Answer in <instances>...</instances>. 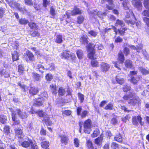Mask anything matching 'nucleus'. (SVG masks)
<instances>
[{
  "label": "nucleus",
  "instance_id": "obj_1",
  "mask_svg": "<svg viewBox=\"0 0 149 149\" xmlns=\"http://www.w3.org/2000/svg\"><path fill=\"white\" fill-rule=\"evenodd\" d=\"M12 118L13 122V125H19L20 120L17 117L18 115L20 118L22 119H26L28 117V115L25 111H23L17 108L14 110H11Z\"/></svg>",
  "mask_w": 149,
  "mask_h": 149
},
{
  "label": "nucleus",
  "instance_id": "obj_2",
  "mask_svg": "<svg viewBox=\"0 0 149 149\" xmlns=\"http://www.w3.org/2000/svg\"><path fill=\"white\" fill-rule=\"evenodd\" d=\"M136 95V93L130 92L128 94H125L123 98L125 101H129L128 103L130 105L135 106L139 102V100Z\"/></svg>",
  "mask_w": 149,
  "mask_h": 149
},
{
  "label": "nucleus",
  "instance_id": "obj_3",
  "mask_svg": "<svg viewBox=\"0 0 149 149\" xmlns=\"http://www.w3.org/2000/svg\"><path fill=\"white\" fill-rule=\"evenodd\" d=\"M95 45L92 43H89L86 45V49L87 52H88L87 56L90 59H96L95 56Z\"/></svg>",
  "mask_w": 149,
  "mask_h": 149
},
{
  "label": "nucleus",
  "instance_id": "obj_4",
  "mask_svg": "<svg viewBox=\"0 0 149 149\" xmlns=\"http://www.w3.org/2000/svg\"><path fill=\"white\" fill-rule=\"evenodd\" d=\"M118 62L113 63L114 66L119 70H121L120 67L122 66L125 60L124 55L122 51H120L117 55Z\"/></svg>",
  "mask_w": 149,
  "mask_h": 149
},
{
  "label": "nucleus",
  "instance_id": "obj_5",
  "mask_svg": "<svg viewBox=\"0 0 149 149\" xmlns=\"http://www.w3.org/2000/svg\"><path fill=\"white\" fill-rule=\"evenodd\" d=\"M92 126L91 120L88 118L86 120L84 123V131L85 133L90 134L91 131Z\"/></svg>",
  "mask_w": 149,
  "mask_h": 149
},
{
  "label": "nucleus",
  "instance_id": "obj_6",
  "mask_svg": "<svg viewBox=\"0 0 149 149\" xmlns=\"http://www.w3.org/2000/svg\"><path fill=\"white\" fill-rule=\"evenodd\" d=\"M21 145L25 148H29L31 149H38V146L34 144L32 140L29 139L27 141H25L21 143Z\"/></svg>",
  "mask_w": 149,
  "mask_h": 149
},
{
  "label": "nucleus",
  "instance_id": "obj_7",
  "mask_svg": "<svg viewBox=\"0 0 149 149\" xmlns=\"http://www.w3.org/2000/svg\"><path fill=\"white\" fill-rule=\"evenodd\" d=\"M142 118L140 115H138L137 116H134L132 117V122L134 125L138 126L139 122L141 126H143L144 125V123L142 121Z\"/></svg>",
  "mask_w": 149,
  "mask_h": 149
},
{
  "label": "nucleus",
  "instance_id": "obj_8",
  "mask_svg": "<svg viewBox=\"0 0 149 149\" xmlns=\"http://www.w3.org/2000/svg\"><path fill=\"white\" fill-rule=\"evenodd\" d=\"M38 113L40 117H42L44 118L42 121L45 122V124L49 125H52V122L49 120V118L48 116L44 113L42 111H38Z\"/></svg>",
  "mask_w": 149,
  "mask_h": 149
},
{
  "label": "nucleus",
  "instance_id": "obj_9",
  "mask_svg": "<svg viewBox=\"0 0 149 149\" xmlns=\"http://www.w3.org/2000/svg\"><path fill=\"white\" fill-rule=\"evenodd\" d=\"M106 2H108V4H106V8L109 10H112L114 9L115 5L113 0H101V3L104 4Z\"/></svg>",
  "mask_w": 149,
  "mask_h": 149
},
{
  "label": "nucleus",
  "instance_id": "obj_10",
  "mask_svg": "<svg viewBox=\"0 0 149 149\" xmlns=\"http://www.w3.org/2000/svg\"><path fill=\"white\" fill-rule=\"evenodd\" d=\"M131 2L133 6L138 10L142 9V5L140 0H132Z\"/></svg>",
  "mask_w": 149,
  "mask_h": 149
},
{
  "label": "nucleus",
  "instance_id": "obj_11",
  "mask_svg": "<svg viewBox=\"0 0 149 149\" xmlns=\"http://www.w3.org/2000/svg\"><path fill=\"white\" fill-rule=\"evenodd\" d=\"M100 66L101 71L104 73L108 71L110 68V65L104 62H102Z\"/></svg>",
  "mask_w": 149,
  "mask_h": 149
},
{
  "label": "nucleus",
  "instance_id": "obj_12",
  "mask_svg": "<svg viewBox=\"0 0 149 149\" xmlns=\"http://www.w3.org/2000/svg\"><path fill=\"white\" fill-rule=\"evenodd\" d=\"M103 139V134L102 133L99 136L96 138L94 140L95 144L98 146H100L102 144Z\"/></svg>",
  "mask_w": 149,
  "mask_h": 149
},
{
  "label": "nucleus",
  "instance_id": "obj_13",
  "mask_svg": "<svg viewBox=\"0 0 149 149\" xmlns=\"http://www.w3.org/2000/svg\"><path fill=\"white\" fill-rule=\"evenodd\" d=\"M29 89V93L33 95L37 94L39 92V88L37 87H31Z\"/></svg>",
  "mask_w": 149,
  "mask_h": 149
},
{
  "label": "nucleus",
  "instance_id": "obj_14",
  "mask_svg": "<svg viewBox=\"0 0 149 149\" xmlns=\"http://www.w3.org/2000/svg\"><path fill=\"white\" fill-rule=\"evenodd\" d=\"M15 132L16 135L18 138H22L23 137V134L22 130L19 128H16L15 129Z\"/></svg>",
  "mask_w": 149,
  "mask_h": 149
},
{
  "label": "nucleus",
  "instance_id": "obj_15",
  "mask_svg": "<svg viewBox=\"0 0 149 149\" xmlns=\"http://www.w3.org/2000/svg\"><path fill=\"white\" fill-rule=\"evenodd\" d=\"M45 100V99L41 98L36 99L33 105H37L38 106H41L42 104Z\"/></svg>",
  "mask_w": 149,
  "mask_h": 149
},
{
  "label": "nucleus",
  "instance_id": "obj_16",
  "mask_svg": "<svg viewBox=\"0 0 149 149\" xmlns=\"http://www.w3.org/2000/svg\"><path fill=\"white\" fill-rule=\"evenodd\" d=\"M61 56L62 58L67 59L70 57H72V55L69 51H65L63 53L61 54Z\"/></svg>",
  "mask_w": 149,
  "mask_h": 149
},
{
  "label": "nucleus",
  "instance_id": "obj_17",
  "mask_svg": "<svg viewBox=\"0 0 149 149\" xmlns=\"http://www.w3.org/2000/svg\"><path fill=\"white\" fill-rule=\"evenodd\" d=\"M140 80V77L137 76L136 77L132 76L131 77L130 82L134 84H136L138 83V81Z\"/></svg>",
  "mask_w": 149,
  "mask_h": 149
},
{
  "label": "nucleus",
  "instance_id": "obj_18",
  "mask_svg": "<svg viewBox=\"0 0 149 149\" xmlns=\"http://www.w3.org/2000/svg\"><path fill=\"white\" fill-rule=\"evenodd\" d=\"M124 65L125 67L128 68H131L133 67L132 61L129 59H127L125 61Z\"/></svg>",
  "mask_w": 149,
  "mask_h": 149
},
{
  "label": "nucleus",
  "instance_id": "obj_19",
  "mask_svg": "<svg viewBox=\"0 0 149 149\" xmlns=\"http://www.w3.org/2000/svg\"><path fill=\"white\" fill-rule=\"evenodd\" d=\"M32 76L35 81H39L41 80L40 76L36 72H33L32 73Z\"/></svg>",
  "mask_w": 149,
  "mask_h": 149
},
{
  "label": "nucleus",
  "instance_id": "obj_20",
  "mask_svg": "<svg viewBox=\"0 0 149 149\" xmlns=\"http://www.w3.org/2000/svg\"><path fill=\"white\" fill-rule=\"evenodd\" d=\"M87 36L83 35L80 38L79 41L82 44H88L89 42Z\"/></svg>",
  "mask_w": 149,
  "mask_h": 149
},
{
  "label": "nucleus",
  "instance_id": "obj_21",
  "mask_svg": "<svg viewBox=\"0 0 149 149\" xmlns=\"http://www.w3.org/2000/svg\"><path fill=\"white\" fill-rule=\"evenodd\" d=\"M55 42L58 44H61L63 42V38L62 36L61 35H57L54 38Z\"/></svg>",
  "mask_w": 149,
  "mask_h": 149
},
{
  "label": "nucleus",
  "instance_id": "obj_22",
  "mask_svg": "<svg viewBox=\"0 0 149 149\" xmlns=\"http://www.w3.org/2000/svg\"><path fill=\"white\" fill-rule=\"evenodd\" d=\"M61 138V141L63 143L66 144L68 141V139L66 135H62L59 136Z\"/></svg>",
  "mask_w": 149,
  "mask_h": 149
},
{
  "label": "nucleus",
  "instance_id": "obj_23",
  "mask_svg": "<svg viewBox=\"0 0 149 149\" xmlns=\"http://www.w3.org/2000/svg\"><path fill=\"white\" fill-rule=\"evenodd\" d=\"M9 5L11 8H17V7H18V6L19 5V3L13 0L10 1L9 2Z\"/></svg>",
  "mask_w": 149,
  "mask_h": 149
},
{
  "label": "nucleus",
  "instance_id": "obj_24",
  "mask_svg": "<svg viewBox=\"0 0 149 149\" xmlns=\"http://www.w3.org/2000/svg\"><path fill=\"white\" fill-rule=\"evenodd\" d=\"M1 76H3L5 78H8L10 76L9 72L8 70L3 69L0 71Z\"/></svg>",
  "mask_w": 149,
  "mask_h": 149
},
{
  "label": "nucleus",
  "instance_id": "obj_25",
  "mask_svg": "<svg viewBox=\"0 0 149 149\" xmlns=\"http://www.w3.org/2000/svg\"><path fill=\"white\" fill-rule=\"evenodd\" d=\"M90 64L91 66L93 68H97L99 66V64L98 61L95 59H92Z\"/></svg>",
  "mask_w": 149,
  "mask_h": 149
},
{
  "label": "nucleus",
  "instance_id": "obj_26",
  "mask_svg": "<svg viewBox=\"0 0 149 149\" xmlns=\"http://www.w3.org/2000/svg\"><path fill=\"white\" fill-rule=\"evenodd\" d=\"M115 25L116 26H120L122 27L125 26V24L123 20L118 19L115 23Z\"/></svg>",
  "mask_w": 149,
  "mask_h": 149
},
{
  "label": "nucleus",
  "instance_id": "obj_27",
  "mask_svg": "<svg viewBox=\"0 0 149 149\" xmlns=\"http://www.w3.org/2000/svg\"><path fill=\"white\" fill-rule=\"evenodd\" d=\"M36 69L37 71H38L39 72L42 73L44 72L45 70L44 66L41 64H38L37 65Z\"/></svg>",
  "mask_w": 149,
  "mask_h": 149
},
{
  "label": "nucleus",
  "instance_id": "obj_28",
  "mask_svg": "<svg viewBox=\"0 0 149 149\" xmlns=\"http://www.w3.org/2000/svg\"><path fill=\"white\" fill-rule=\"evenodd\" d=\"M115 80L118 84L121 85L123 84L125 82L124 79L120 78L117 76L115 77Z\"/></svg>",
  "mask_w": 149,
  "mask_h": 149
},
{
  "label": "nucleus",
  "instance_id": "obj_29",
  "mask_svg": "<svg viewBox=\"0 0 149 149\" xmlns=\"http://www.w3.org/2000/svg\"><path fill=\"white\" fill-rule=\"evenodd\" d=\"M26 56L28 57L30 61H33L34 59V55L31 52L28 51L26 52Z\"/></svg>",
  "mask_w": 149,
  "mask_h": 149
},
{
  "label": "nucleus",
  "instance_id": "obj_30",
  "mask_svg": "<svg viewBox=\"0 0 149 149\" xmlns=\"http://www.w3.org/2000/svg\"><path fill=\"white\" fill-rule=\"evenodd\" d=\"M127 30V28L126 27H124L122 28V29H118V33L121 36H123L125 33V31Z\"/></svg>",
  "mask_w": 149,
  "mask_h": 149
},
{
  "label": "nucleus",
  "instance_id": "obj_31",
  "mask_svg": "<svg viewBox=\"0 0 149 149\" xmlns=\"http://www.w3.org/2000/svg\"><path fill=\"white\" fill-rule=\"evenodd\" d=\"M139 69L140 71L143 75H146L149 73V71L142 67H140Z\"/></svg>",
  "mask_w": 149,
  "mask_h": 149
},
{
  "label": "nucleus",
  "instance_id": "obj_32",
  "mask_svg": "<svg viewBox=\"0 0 149 149\" xmlns=\"http://www.w3.org/2000/svg\"><path fill=\"white\" fill-rule=\"evenodd\" d=\"M114 139L115 141L120 143H122L123 142L122 137L120 134H117L114 137Z\"/></svg>",
  "mask_w": 149,
  "mask_h": 149
},
{
  "label": "nucleus",
  "instance_id": "obj_33",
  "mask_svg": "<svg viewBox=\"0 0 149 149\" xmlns=\"http://www.w3.org/2000/svg\"><path fill=\"white\" fill-rule=\"evenodd\" d=\"M100 133V131L99 129H96L93 131L91 136L93 138L97 137L98 136Z\"/></svg>",
  "mask_w": 149,
  "mask_h": 149
},
{
  "label": "nucleus",
  "instance_id": "obj_34",
  "mask_svg": "<svg viewBox=\"0 0 149 149\" xmlns=\"http://www.w3.org/2000/svg\"><path fill=\"white\" fill-rule=\"evenodd\" d=\"M144 10L141 13V14L144 17H149V9H146Z\"/></svg>",
  "mask_w": 149,
  "mask_h": 149
},
{
  "label": "nucleus",
  "instance_id": "obj_35",
  "mask_svg": "<svg viewBox=\"0 0 149 149\" xmlns=\"http://www.w3.org/2000/svg\"><path fill=\"white\" fill-rule=\"evenodd\" d=\"M84 18L82 15L78 16L77 18V22L78 24H81L84 21Z\"/></svg>",
  "mask_w": 149,
  "mask_h": 149
},
{
  "label": "nucleus",
  "instance_id": "obj_36",
  "mask_svg": "<svg viewBox=\"0 0 149 149\" xmlns=\"http://www.w3.org/2000/svg\"><path fill=\"white\" fill-rule=\"evenodd\" d=\"M113 105L112 103L110 102L108 103L104 108V109L106 110H112L113 109Z\"/></svg>",
  "mask_w": 149,
  "mask_h": 149
},
{
  "label": "nucleus",
  "instance_id": "obj_37",
  "mask_svg": "<svg viewBox=\"0 0 149 149\" xmlns=\"http://www.w3.org/2000/svg\"><path fill=\"white\" fill-rule=\"evenodd\" d=\"M131 86L127 84L124 85L123 87L122 90L123 91L125 92H126L130 91L131 90Z\"/></svg>",
  "mask_w": 149,
  "mask_h": 149
},
{
  "label": "nucleus",
  "instance_id": "obj_38",
  "mask_svg": "<svg viewBox=\"0 0 149 149\" xmlns=\"http://www.w3.org/2000/svg\"><path fill=\"white\" fill-rule=\"evenodd\" d=\"M7 121V117L5 115L0 116V122L3 124H5Z\"/></svg>",
  "mask_w": 149,
  "mask_h": 149
},
{
  "label": "nucleus",
  "instance_id": "obj_39",
  "mask_svg": "<svg viewBox=\"0 0 149 149\" xmlns=\"http://www.w3.org/2000/svg\"><path fill=\"white\" fill-rule=\"evenodd\" d=\"M128 2L127 0H125L123 1L122 3L123 6L125 10H128L129 9V7L128 6Z\"/></svg>",
  "mask_w": 149,
  "mask_h": 149
},
{
  "label": "nucleus",
  "instance_id": "obj_40",
  "mask_svg": "<svg viewBox=\"0 0 149 149\" xmlns=\"http://www.w3.org/2000/svg\"><path fill=\"white\" fill-rule=\"evenodd\" d=\"M12 54L13 60V61H17L19 59L18 53L17 52H14Z\"/></svg>",
  "mask_w": 149,
  "mask_h": 149
},
{
  "label": "nucleus",
  "instance_id": "obj_41",
  "mask_svg": "<svg viewBox=\"0 0 149 149\" xmlns=\"http://www.w3.org/2000/svg\"><path fill=\"white\" fill-rule=\"evenodd\" d=\"M66 92L65 89L62 87L59 88L58 91V94L60 96H63L64 95Z\"/></svg>",
  "mask_w": 149,
  "mask_h": 149
},
{
  "label": "nucleus",
  "instance_id": "obj_42",
  "mask_svg": "<svg viewBox=\"0 0 149 149\" xmlns=\"http://www.w3.org/2000/svg\"><path fill=\"white\" fill-rule=\"evenodd\" d=\"M76 54L78 58L81 59L83 58V53L81 50L79 49L77 51Z\"/></svg>",
  "mask_w": 149,
  "mask_h": 149
},
{
  "label": "nucleus",
  "instance_id": "obj_43",
  "mask_svg": "<svg viewBox=\"0 0 149 149\" xmlns=\"http://www.w3.org/2000/svg\"><path fill=\"white\" fill-rule=\"evenodd\" d=\"M84 95L81 93H78V97L81 103L84 102Z\"/></svg>",
  "mask_w": 149,
  "mask_h": 149
},
{
  "label": "nucleus",
  "instance_id": "obj_44",
  "mask_svg": "<svg viewBox=\"0 0 149 149\" xmlns=\"http://www.w3.org/2000/svg\"><path fill=\"white\" fill-rule=\"evenodd\" d=\"M123 52L125 56H128L130 53V49L127 47H125L123 49Z\"/></svg>",
  "mask_w": 149,
  "mask_h": 149
},
{
  "label": "nucleus",
  "instance_id": "obj_45",
  "mask_svg": "<svg viewBox=\"0 0 149 149\" xmlns=\"http://www.w3.org/2000/svg\"><path fill=\"white\" fill-rule=\"evenodd\" d=\"M86 146L88 148H93V146L92 141L90 139L86 141Z\"/></svg>",
  "mask_w": 149,
  "mask_h": 149
},
{
  "label": "nucleus",
  "instance_id": "obj_46",
  "mask_svg": "<svg viewBox=\"0 0 149 149\" xmlns=\"http://www.w3.org/2000/svg\"><path fill=\"white\" fill-rule=\"evenodd\" d=\"M28 25L31 29H36L37 28L36 24L32 22H29Z\"/></svg>",
  "mask_w": 149,
  "mask_h": 149
},
{
  "label": "nucleus",
  "instance_id": "obj_47",
  "mask_svg": "<svg viewBox=\"0 0 149 149\" xmlns=\"http://www.w3.org/2000/svg\"><path fill=\"white\" fill-rule=\"evenodd\" d=\"M28 22V20L25 18H21L19 20V23L21 24H26Z\"/></svg>",
  "mask_w": 149,
  "mask_h": 149
},
{
  "label": "nucleus",
  "instance_id": "obj_48",
  "mask_svg": "<svg viewBox=\"0 0 149 149\" xmlns=\"http://www.w3.org/2000/svg\"><path fill=\"white\" fill-rule=\"evenodd\" d=\"M25 5L31 6L33 5V3L32 0H24Z\"/></svg>",
  "mask_w": 149,
  "mask_h": 149
},
{
  "label": "nucleus",
  "instance_id": "obj_49",
  "mask_svg": "<svg viewBox=\"0 0 149 149\" xmlns=\"http://www.w3.org/2000/svg\"><path fill=\"white\" fill-rule=\"evenodd\" d=\"M143 19L144 22L145 24V25L149 29V18L147 17H144Z\"/></svg>",
  "mask_w": 149,
  "mask_h": 149
},
{
  "label": "nucleus",
  "instance_id": "obj_50",
  "mask_svg": "<svg viewBox=\"0 0 149 149\" xmlns=\"http://www.w3.org/2000/svg\"><path fill=\"white\" fill-rule=\"evenodd\" d=\"M49 142L48 141H44L41 143V146L44 148H47L49 146Z\"/></svg>",
  "mask_w": 149,
  "mask_h": 149
},
{
  "label": "nucleus",
  "instance_id": "obj_51",
  "mask_svg": "<svg viewBox=\"0 0 149 149\" xmlns=\"http://www.w3.org/2000/svg\"><path fill=\"white\" fill-rule=\"evenodd\" d=\"M24 68L22 65H20L18 66V72L19 74L22 75L24 72Z\"/></svg>",
  "mask_w": 149,
  "mask_h": 149
},
{
  "label": "nucleus",
  "instance_id": "obj_52",
  "mask_svg": "<svg viewBox=\"0 0 149 149\" xmlns=\"http://www.w3.org/2000/svg\"><path fill=\"white\" fill-rule=\"evenodd\" d=\"M88 113L89 112L87 111L86 110H84L80 115L81 117L82 118H85L88 115Z\"/></svg>",
  "mask_w": 149,
  "mask_h": 149
},
{
  "label": "nucleus",
  "instance_id": "obj_53",
  "mask_svg": "<svg viewBox=\"0 0 149 149\" xmlns=\"http://www.w3.org/2000/svg\"><path fill=\"white\" fill-rule=\"evenodd\" d=\"M143 3L146 9H149V0H144Z\"/></svg>",
  "mask_w": 149,
  "mask_h": 149
},
{
  "label": "nucleus",
  "instance_id": "obj_54",
  "mask_svg": "<svg viewBox=\"0 0 149 149\" xmlns=\"http://www.w3.org/2000/svg\"><path fill=\"white\" fill-rule=\"evenodd\" d=\"M88 33L91 36L95 37L97 36L98 34V32L94 30H91L89 31Z\"/></svg>",
  "mask_w": 149,
  "mask_h": 149
},
{
  "label": "nucleus",
  "instance_id": "obj_55",
  "mask_svg": "<svg viewBox=\"0 0 149 149\" xmlns=\"http://www.w3.org/2000/svg\"><path fill=\"white\" fill-rule=\"evenodd\" d=\"M50 13L52 16L51 17L52 18H54V16L56 15L55 11L53 7H51L50 8Z\"/></svg>",
  "mask_w": 149,
  "mask_h": 149
},
{
  "label": "nucleus",
  "instance_id": "obj_56",
  "mask_svg": "<svg viewBox=\"0 0 149 149\" xmlns=\"http://www.w3.org/2000/svg\"><path fill=\"white\" fill-rule=\"evenodd\" d=\"M5 12V8L2 7L0 8V19L2 18L3 17Z\"/></svg>",
  "mask_w": 149,
  "mask_h": 149
},
{
  "label": "nucleus",
  "instance_id": "obj_57",
  "mask_svg": "<svg viewBox=\"0 0 149 149\" xmlns=\"http://www.w3.org/2000/svg\"><path fill=\"white\" fill-rule=\"evenodd\" d=\"M143 47V46L141 45H138L136 46L135 48H134V49L136 50L137 52H140L142 50Z\"/></svg>",
  "mask_w": 149,
  "mask_h": 149
},
{
  "label": "nucleus",
  "instance_id": "obj_58",
  "mask_svg": "<svg viewBox=\"0 0 149 149\" xmlns=\"http://www.w3.org/2000/svg\"><path fill=\"white\" fill-rule=\"evenodd\" d=\"M46 79L47 81H51L53 77L51 74L48 73L45 76Z\"/></svg>",
  "mask_w": 149,
  "mask_h": 149
},
{
  "label": "nucleus",
  "instance_id": "obj_59",
  "mask_svg": "<svg viewBox=\"0 0 149 149\" xmlns=\"http://www.w3.org/2000/svg\"><path fill=\"white\" fill-rule=\"evenodd\" d=\"M111 147L113 149H116L119 148L118 145L115 142H112L111 144Z\"/></svg>",
  "mask_w": 149,
  "mask_h": 149
},
{
  "label": "nucleus",
  "instance_id": "obj_60",
  "mask_svg": "<svg viewBox=\"0 0 149 149\" xmlns=\"http://www.w3.org/2000/svg\"><path fill=\"white\" fill-rule=\"evenodd\" d=\"M9 127L8 126L6 125L4 128L3 132L6 134H8L10 131Z\"/></svg>",
  "mask_w": 149,
  "mask_h": 149
},
{
  "label": "nucleus",
  "instance_id": "obj_61",
  "mask_svg": "<svg viewBox=\"0 0 149 149\" xmlns=\"http://www.w3.org/2000/svg\"><path fill=\"white\" fill-rule=\"evenodd\" d=\"M130 118L129 114L126 115L125 117L122 118V120L123 122L126 123L127 120H129Z\"/></svg>",
  "mask_w": 149,
  "mask_h": 149
},
{
  "label": "nucleus",
  "instance_id": "obj_62",
  "mask_svg": "<svg viewBox=\"0 0 149 149\" xmlns=\"http://www.w3.org/2000/svg\"><path fill=\"white\" fill-rule=\"evenodd\" d=\"M82 110L81 106H80L77 108V113L78 115H80L81 114V112Z\"/></svg>",
  "mask_w": 149,
  "mask_h": 149
},
{
  "label": "nucleus",
  "instance_id": "obj_63",
  "mask_svg": "<svg viewBox=\"0 0 149 149\" xmlns=\"http://www.w3.org/2000/svg\"><path fill=\"white\" fill-rule=\"evenodd\" d=\"M123 41V39L120 36H118L115 40V42L116 43L121 42Z\"/></svg>",
  "mask_w": 149,
  "mask_h": 149
},
{
  "label": "nucleus",
  "instance_id": "obj_64",
  "mask_svg": "<svg viewBox=\"0 0 149 149\" xmlns=\"http://www.w3.org/2000/svg\"><path fill=\"white\" fill-rule=\"evenodd\" d=\"M18 85L21 87L23 89V91H26L28 89V87L27 86L24 84H22L20 83H18Z\"/></svg>",
  "mask_w": 149,
  "mask_h": 149
}]
</instances>
